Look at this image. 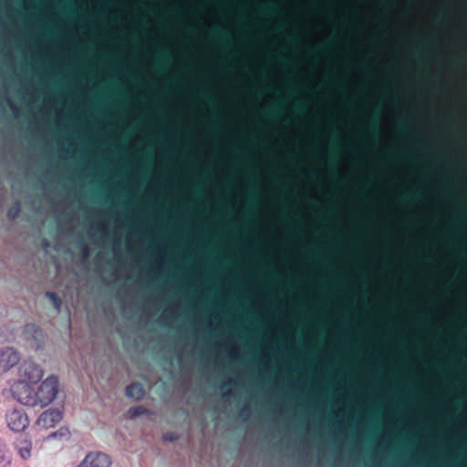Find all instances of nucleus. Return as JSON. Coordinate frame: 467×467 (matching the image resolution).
<instances>
[{
  "mask_svg": "<svg viewBox=\"0 0 467 467\" xmlns=\"http://www.w3.org/2000/svg\"><path fill=\"white\" fill-rule=\"evenodd\" d=\"M58 392V379L54 375L48 376L41 382L37 390H36L33 407L40 406L44 408L48 406L56 400Z\"/></svg>",
  "mask_w": 467,
  "mask_h": 467,
  "instance_id": "nucleus-1",
  "label": "nucleus"
},
{
  "mask_svg": "<svg viewBox=\"0 0 467 467\" xmlns=\"http://www.w3.org/2000/svg\"><path fill=\"white\" fill-rule=\"evenodd\" d=\"M5 420L7 428L16 433L25 431L30 423L29 417L26 410L16 406L6 409Z\"/></svg>",
  "mask_w": 467,
  "mask_h": 467,
  "instance_id": "nucleus-2",
  "label": "nucleus"
},
{
  "mask_svg": "<svg viewBox=\"0 0 467 467\" xmlns=\"http://www.w3.org/2000/svg\"><path fill=\"white\" fill-rule=\"evenodd\" d=\"M35 383L16 379L10 385V391L19 403L33 407L36 396Z\"/></svg>",
  "mask_w": 467,
  "mask_h": 467,
  "instance_id": "nucleus-3",
  "label": "nucleus"
},
{
  "mask_svg": "<svg viewBox=\"0 0 467 467\" xmlns=\"http://www.w3.org/2000/svg\"><path fill=\"white\" fill-rule=\"evenodd\" d=\"M44 377V369L33 360H26L18 368V380L38 383Z\"/></svg>",
  "mask_w": 467,
  "mask_h": 467,
  "instance_id": "nucleus-4",
  "label": "nucleus"
},
{
  "mask_svg": "<svg viewBox=\"0 0 467 467\" xmlns=\"http://www.w3.org/2000/svg\"><path fill=\"white\" fill-rule=\"evenodd\" d=\"M20 361V354L11 347H0V370L8 371Z\"/></svg>",
  "mask_w": 467,
  "mask_h": 467,
  "instance_id": "nucleus-5",
  "label": "nucleus"
},
{
  "mask_svg": "<svg viewBox=\"0 0 467 467\" xmlns=\"http://www.w3.org/2000/svg\"><path fill=\"white\" fill-rule=\"evenodd\" d=\"M110 458L100 451H91L79 462L78 467H110Z\"/></svg>",
  "mask_w": 467,
  "mask_h": 467,
  "instance_id": "nucleus-6",
  "label": "nucleus"
},
{
  "mask_svg": "<svg viewBox=\"0 0 467 467\" xmlns=\"http://www.w3.org/2000/svg\"><path fill=\"white\" fill-rule=\"evenodd\" d=\"M14 448L23 461H29L34 455L33 442L28 436L18 438L14 443Z\"/></svg>",
  "mask_w": 467,
  "mask_h": 467,
  "instance_id": "nucleus-7",
  "label": "nucleus"
},
{
  "mask_svg": "<svg viewBox=\"0 0 467 467\" xmlns=\"http://www.w3.org/2000/svg\"><path fill=\"white\" fill-rule=\"evenodd\" d=\"M62 420V413L58 410H47L37 420V424L45 429L55 427Z\"/></svg>",
  "mask_w": 467,
  "mask_h": 467,
  "instance_id": "nucleus-8",
  "label": "nucleus"
},
{
  "mask_svg": "<svg viewBox=\"0 0 467 467\" xmlns=\"http://www.w3.org/2000/svg\"><path fill=\"white\" fill-rule=\"evenodd\" d=\"M126 394L128 397L139 400L144 396V389L139 383H134L127 387Z\"/></svg>",
  "mask_w": 467,
  "mask_h": 467,
  "instance_id": "nucleus-9",
  "label": "nucleus"
},
{
  "mask_svg": "<svg viewBox=\"0 0 467 467\" xmlns=\"http://www.w3.org/2000/svg\"><path fill=\"white\" fill-rule=\"evenodd\" d=\"M71 437V432L68 428L61 427L57 431L50 433L47 440L68 441Z\"/></svg>",
  "mask_w": 467,
  "mask_h": 467,
  "instance_id": "nucleus-10",
  "label": "nucleus"
},
{
  "mask_svg": "<svg viewBox=\"0 0 467 467\" xmlns=\"http://www.w3.org/2000/svg\"><path fill=\"white\" fill-rule=\"evenodd\" d=\"M12 459L8 453L0 452V467H11Z\"/></svg>",
  "mask_w": 467,
  "mask_h": 467,
  "instance_id": "nucleus-11",
  "label": "nucleus"
},
{
  "mask_svg": "<svg viewBox=\"0 0 467 467\" xmlns=\"http://www.w3.org/2000/svg\"><path fill=\"white\" fill-rule=\"evenodd\" d=\"M46 296L52 301L54 306L59 310L61 305L59 296L53 292H47Z\"/></svg>",
  "mask_w": 467,
  "mask_h": 467,
  "instance_id": "nucleus-12",
  "label": "nucleus"
},
{
  "mask_svg": "<svg viewBox=\"0 0 467 467\" xmlns=\"http://www.w3.org/2000/svg\"><path fill=\"white\" fill-rule=\"evenodd\" d=\"M142 410H143L142 408H137L134 410H130V412L132 413L133 416H135V415L140 414L142 412Z\"/></svg>",
  "mask_w": 467,
  "mask_h": 467,
  "instance_id": "nucleus-13",
  "label": "nucleus"
},
{
  "mask_svg": "<svg viewBox=\"0 0 467 467\" xmlns=\"http://www.w3.org/2000/svg\"><path fill=\"white\" fill-rule=\"evenodd\" d=\"M27 329H32L34 330L36 333H39L38 329L35 327V326H28L27 327Z\"/></svg>",
  "mask_w": 467,
  "mask_h": 467,
  "instance_id": "nucleus-14",
  "label": "nucleus"
}]
</instances>
